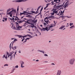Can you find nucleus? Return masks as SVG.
I'll list each match as a JSON object with an SVG mask.
<instances>
[{"label": "nucleus", "instance_id": "nucleus-1", "mask_svg": "<svg viewBox=\"0 0 75 75\" xmlns=\"http://www.w3.org/2000/svg\"><path fill=\"white\" fill-rule=\"evenodd\" d=\"M11 10L10 8H9L7 10L6 14L7 15H8V16L10 14V17H12V15H14V14H16V10H13L9 13H8V12Z\"/></svg>", "mask_w": 75, "mask_h": 75}, {"label": "nucleus", "instance_id": "nucleus-2", "mask_svg": "<svg viewBox=\"0 0 75 75\" xmlns=\"http://www.w3.org/2000/svg\"><path fill=\"white\" fill-rule=\"evenodd\" d=\"M60 4H59V3H57V4H55L53 6V7H54L56 9H58L59 8H61V7L63 6V5H59L58 6H56L57 5H59Z\"/></svg>", "mask_w": 75, "mask_h": 75}, {"label": "nucleus", "instance_id": "nucleus-3", "mask_svg": "<svg viewBox=\"0 0 75 75\" xmlns=\"http://www.w3.org/2000/svg\"><path fill=\"white\" fill-rule=\"evenodd\" d=\"M75 59L74 58H73L70 59L69 63L70 65H73L75 62Z\"/></svg>", "mask_w": 75, "mask_h": 75}, {"label": "nucleus", "instance_id": "nucleus-4", "mask_svg": "<svg viewBox=\"0 0 75 75\" xmlns=\"http://www.w3.org/2000/svg\"><path fill=\"white\" fill-rule=\"evenodd\" d=\"M28 0H16V1H12L13 2H14V1H15V2H16V3L18 2V3H20V2H22V1H27Z\"/></svg>", "mask_w": 75, "mask_h": 75}, {"label": "nucleus", "instance_id": "nucleus-5", "mask_svg": "<svg viewBox=\"0 0 75 75\" xmlns=\"http://www.w3.org/2000/svg\"><path fill=\"white\" fill-rule=\"evenodd\" d=\"M22 26L16 25V30H22Z\"/></svg>", "mask_w": 75, "mask_h": 75}, {"label": "nucleus", "instance_id": "nucleus-6", "mask_svg": "<svg viewBox=\"0 0 75 75\" xmlns=\"http://www.w3.org/2000/svg\"><path fill=\"white\" fill-rule=\"evenodd\" d=\"M57 9L56 8H55L54 7L52 9V11H53V12L54 13V14H57V13H58V11H56L57 10Z\"/></svg>", "mask_w": 75, "mask_h": 75}, {"label": "nucleus", "instance_id": "nucleus-7", "mask_svg": "<svg viewBox=\"0 0 75 75\" xmlns=\"http://www.w3.org/2000/svg\"><path fill=\"white\" fill-rule=\"evenodd\" d=\"M44 21L45 23H46V24H48V21L49 20H48V17H46L44 19Z\"/></svg>", "mask_w": 75, "mask_h": 75}, {"label": "nucleus", "instance_id": "nucleus-8", "mask_svg": "<svg viewBox=\"0 0 75 75\" xmlns=\"http://www.w3.org/2000/svg\"><path fill=\"white\" fill-rule=\"evenodd\" d=\"M65 1H67L65 4H66L68 6V5H69V4H71V3H72L70 2H69V1H68V0H66Z\"/></svg>", "mask_w": 75, "mask_h": 75}, {"label": "nucleus", "instance_id": "nucleus-9", "mask_svg": "<svg viewBox=\"0 0 75 75\" xmlns=\"http://www.w3.org/2000/svg\"><path fill=\"white\" fill-rule=\"evenodd\" d=\"M25 20H18V21H17V22H18L19 24H21V23H22L23 22V21H24Z\"/></svg>", "mask_w": 75, "mask_h": 75}, {"label": "nucleus", "instance_id": "nucleus-10", "mask_svg": "<svg viewBox=\"0 0 75 75\" xmlns=\"http://www.w3.org/2000/svg\"><path fill=\"white\" fill-rule=\"evenodd\" d=\"M13 53H14V52L11 53L9 54L8 56V58H9V57H10V58L11 60L12 59V54H13Z\"/></svg>", "mask_w": 75, "mask_h": 75}, {"label": "nucleus", "instance_id": "nucleus-11", "mask_svg": "<svg viewBox=\"0 0 75 75\" xmlns=\"http://www.w3.org/2000/svg\"><path fill=\"white\" fill-rule=\"evenodd\" d=\"M55 25H52L50 26L49 27H48V29L47 31L50 30H51L50 28H52V27H54Z\"/></svg>", "mask_w": 75, "mask_h": 75}, {"label": "nucleus", "instance_id": "nucleus-12", "mask_svg": "<svg viewBox=\"0 0 75 75\" xmlns=\"http://www.w3.org/2000/svg\"><path fill=\"white\" fill-rule=\"evenodd\" d=\"M61 74V70H58L57 75H60Z\"/></svg>", "mask_w": 75, "mask_h": 75}, {"label": "nucleus", "instance_id": "nucleus-13", "mask_svg": "<svg viewBox=\"0 0 75 75\" xmlns=\"http://www.w3.org/2000/svg\"><path fill=\"white\" fill-rule=\"evenodd\" d=\"M30 37V38H33V37L31 36V35H27L25 36H24L23 37Z\"/></svg>", "mask_w": 75, "mask_h": 75}, {"label": "nucleus", "instance_id": "nucleus-14", "mask_svg": "<svg viewBox=\"0 0 75 75\" xmlns=\"http://www.w3.org/2000/svg\"><path fill=\"white\" fill-rule=\"evenodd\" d=\"M26 13H27V12H25V11H24L23 13H20V14H19L20 16H22L23 14H26Z\"/></svg>", "mask_w": 75, "mask_h": 75}, {"label": "nucleus", "instance_id": "nucleus-15", "mask_svg": "<svg viewBox=\"0 0 75 75\" xmlns=\"http://www.w3.org/2000/svg\"><path fill=\"white\" fill-rule=\"evenodd\" d=\"M49 18H50L49 19L50 20H52V19H53V18H54V17L53 16H49Z\"/></svg>", "mask_w": 75, "mask_h": 75}, {"label": "nucleus", "instance_id": "nucleus-16", "mask_svg": "<svg viewBox=\"0 0 75 75\" xmlns=\"http://www.w3.org/2000/svg\"><path fill=\"white\" fill-rule=\"evenodd\" d=\"M52 5H54V4H57V3H59V2H56L54 3V1H52Z\"/></svg>", "mask_w": 75, "mask_h": 75}, {"label": "nucleus", "instance_id": "nucleus-17", "mask_svg": "<svg viewBox=\"0 0 75 75\" xmlns=\"http://www.w3.org/2000/svg\"><path fill=\"white\" fill-rule=\"evenodd\" d=\"M4 57L6 59H7V55H6H6L5 54L4 55V56L3 57V58H4Z\"/></svg>", "mask_w": 75, "mask_h": 75}, {"label": "nucleus", "instance_id": "nucleus-18", "mask_svg": "<svg viewBox=\"0 0 75 75\" xmlns=\"http://www.w3.org/2000/svg\"><path fill=\"white\" fill-rule=\"evenodd\" d=\"M65 25H62V26L59 28V29H61V30H62L64 27H65Z\"/></svg>", "mask_w": 75, "mask_h": 75}, {"label": "nucleus", "instance_id": "nucleus-19", "mask_svg": "<svg viewBox=\"0 0 75 75\" xmlns=\"http://www.w3.org/2000/svg\"><path fill=\"white\" fill-rule=\"evenodd\" d=\"M37 20H36L35 21L33 20L32 21V23H37Z\"/></svg>", "mask_w": 75, "mask_h": 75}, {"label": "nucleus", "instance_id": "nucleus-20", "mask_svg": "<svg viewBox=\"0 0 75 75\" xmlns=\"http://www.w3.org/2000/svg\"><path fill=\"white\" fill-rule=\"evenodd\" d=\"M31 27L32 28H33L34 27H35V26H34V23H32H32L31 24Z\"/></svg>", "mask_w": 75, "mask_h": 75}, {"label": "nucleus", "instance_id": "nucleus-21", "mask_svg": "<svg viewBox=\"0 0 75 75\" xmlns=\"http://www.w3.org/2000/svg\"><path fill=\"white\" fill-rule=\"evenodd\" d=\"M31 13H34V14H37L38 13V12L37 11H36V12H35L34 11H32L31 12Z\"/></svg>", "mask_w": 75, "mask_h": 75}, {"label": "nucleus", "instance_id": "nucleus-22", "mask_svg": "<svg viewBox=\"0 0 75 75\" xmlns=\"http://www.w3.org/2000/svg\"><path fill=\"white\" fill-rule=\"evenodd\" d=\"M16 18H15V21H16V20H20V19H19V18H18V17H17V16H16Z\"/></svg>", "mask_w": 75, "mask_h": 75}, {"label": "nucleus", "instance_id": "nucleus-23", "mask_svg": "<svg viewBox=\"0 0 75 75\" xmlns=\"http://www.w3.org/2000/svg\"><path fill=\"white\" fill-rule=\"evenodd\" d=\"M11 48L13 49V50H16V46H15L13 47L12 46Z\"/></svg>", "mask_w": 75, "mask_h": 75}, {"label": "nucleus", "instance_id": "nucleus-24", "mask_svg": "<svg viewBox=\"0 0 75 75\" xmlns=\"http://www.w3.org/2000/svg\"><path fill=\"white\" fill-rule=\"evenodd\" d=\"M64 6V8H65L66 7H68V5L65 4Z\"/></svg>", "mask_w": 75, "mask_h": 75}, {"label": "nucleus", "instance_id": "nucleus-25", "mask_svg": "<svg viewBox=\"0 0 75 75\" xmlns=\"http://www.w3.org/2000/svg\"><path fill=\"white\" fill-rule=\"evenodd\" d=\"M3 20H5V21H7V18H3Z\"/></svg>", "mask_w": 75, "mask_h": 75}, {"label": "nucleus", "instance_id": "nucleus-26", "mask_svg": "<svg viewBox=\"0 0 75 75\" xmlns=\"http://www.w3.org/2000/svg\"><path fill=\"white\" fill-rule=\"evenodd\" d=\"M41 31H45V28H43L42 29H41Z\"/></svg>", "mask_w": 75, "mask_h": 75}, {"label": "nucleus", "instance_id": "nucleus-27", "mask_svg": "<svg viewBox=\"0 0 75 75\" xmlns=\"http://www.w3.org/2000/svg\"><path fill=\"white\" fill-rule=\"evenodd\" d=\"M41 7V6H40L39 7H38V8L37 9V11L38 12V10H39V9H40V8Z\"/></svg>", "mask_w": 75, "mask_h": 75}, {"label": "nucleus", "instance_id": "nucleus-28", "mask_svg": "<svg viewBox=\"0 0 75 75\" xmlns=\"http://www.w3.org/2000/svg\"><path fill=\"white\" fill-rule=\"evenodd\" d=\"M74 27L75 26H74V25H73L70 28H74Z\"/></svg>", "mask_w": 75, "mask_h": 75}, {"label": "nucleus", "instance_id": "nucleus-29", "mask_svg": "<svg viewBox=\"0 0 75 75\" xmlns=\"http://www.w3.org/2000/svg\"><path fill=\"white\" fill-rule=\"evenodd\" d=\"M27 23H25L24 24V25H23V26L25 27V26H27Z\"/></svg>", "mask_w": 75, "mask_h": 75}, {"label": "nucleus", "instance_id": "nucleus-30", "mask_svg": "<svg viewBox=\"0 0 75 75\" xmlns=\"http://www.w3.org/2000/svg\"><path fill=\"white\" fill-rule=\"evenodd\" d=\"M21 65H23V64H24V62H23V61H21Z\"/></svg>", "mask_w": 75, "mask_h": 75}, {"label": "nucleus", "instance_id": "nucleus-31", "mask_svg": "<svg viewBox=\"0 0 75 75\" xmlns=\"http://www.w3.org/2000/svg\"><path fill=\"white\" fill-rule=\"evenodd\" d=\"M45 1L46 3H48L49 1V2H50V1H49V0H45Z\"/></svg>", "mask_w": 75, "mask_h": 75}, {"label": "nucleus", "instance_id": "nucleus-32", "mask_svg": "<svg viewBox=\"0 0 75 75\" xmlns=\"http://www.w3.org/2000/svg\"><path fill=\"white\" fill-rule=\"evenodd\" d=\"M22 37L23 38V39L22 40V42L23 41H24V40L25 39V38H24V37H24V36H22Z\"/></svg>", "mask_w": 75, "mask_h": 75}, {"label": "nucleus", "instance_id": "nucleus-33", "mask_svg": "<svg viewBox=\"0 0 75 75\" xmlns=\"http://www.w3.org/2000/svg\"><path fill=\"white\" fill-rule=\"evenodd\" d=\"M51 16H54V13L53 12H52L51 13Z\"/></svg>", "mask_w": 75, "mask_h": 75}, {"label": "nucleus", "instance_id": "nucleus-34", "mask_svg": "<svg viewBox=\"0 0 75 75\" xmlns=\"http://www.w3.org/2000/svg\"><path fill=\"white\" fill-rule=\"evenodd\" d=\"M49 5H50V4H46L47 6L45 7H46V8H47V7H48V6H49Z\"/></svg>", "mask_w": 75, "mask_h": 75}, {"label": "nucleus", "instance_id": "nucleus-35", "mask_svg": "<svg viewBox=\"0 0 75 75\" xmlns=\"http://www.w3.org/2000/svg\"><path fill=\"white\" fill-rule=\"evenodd\" d=\"M40 51V52H42V53L44 54V52L43 51H42L39 50V51Z\"/></svg>", "mask_w": 75, "mask_h": 75}, {"label": "nucleus", "instance_id": "nucleus-36", "mask_svg": "<svg viewBox=\"0 0 75 75\" xmlns=\"http://www.w3.org/2000/svg\"><path fill=\"white\" fill-rule=\"evenodd\" d=\"M45 28V30H47V31H48V27H46V28Z\"/></svg>", "mask_w": 75, "mask_h": 75}, {"label": "nucleus", "instance_id": "nucleus-37", "mask_svg": "<svg viewBox=\"0 0 75 75\" xmlns=\"http://www.w3.org/2000/svg\"><path fill=\"white\" fill-rule=\"evenodd\" d=\"M74 24L73 23H70L69 25L70 26H71V25H73Z\"/></svg>", "mask_w": 75, "mask_h": 75}, {"label": "nucleus", "instance_id": "nucleus-38", "mask_svg": "<svg viewBox=\"0 0 75 75\" xmlns=\"http://www.w3.org/2000/svg\"><path fill=\"white\" fill-rule=\"evenodd\" d=\"M60 15H62V16L63 15H62V11H60Z\"/></svg>", "mask_w": 75, "mask_h": 75}, {"label": "nucleus", "instance_id": "nucleus-39", "mask_svg": "<svg viewBox=\"0 0 75 75\" xmlns=\"http://www.w3.org/2000/svg\"><path fill=\"white\" fill-rule=\"evenodd\" d=\"M58 11V13L57 14H59V13H60L61 12V11Z\"/></svg>", "mask_w": 75, "mask_h": 75}, {"label": "nucleus", "instance_id": "nucleus-40", "mask_svg": "<svg viewBox=\"0 0 75 75\" xmlns=\"http://www.w3.org/2000/svg\"><path fill=\"white\" fill-rule=\"evenodd\" d=\"M14 68H18V66L17 65Z\"/></svg>", "mask_w": 75, "mask_h": 75}, {"label": "nucleus", "instance_id": "nucleus-41", "mask_svg": "<svg viewBox=\"0 0 75 75\" xmlns=\"http://www.w3.org/2000/svg\"><path fill=\"white\" fill-rule=\"evenodd\" d=\"M23 65H21V68H24V66H23Z\"/></svg>", "mask_w": 75, "mask_h": 75}, {"label": "nucleus", "instance_id": "nucleus-42", "mask_svg": "<svg viewBox=\"0 0 75 75\" xmlns=\"http://www.w3.org/2000/svg\"><path fill=\"white\" fill-rule=\"evenodd\" d=\"M19 14H18V12H16V16H18Z\"/></svg>", "mask_w": 75, "mask_h": 75}, {"label": "nucleus", "instance_id": "nucleus-43", "mask_svg": "<svg viewBox=\"0 0 75 75\" xmlns=\"http://www.w3.org/2000/svg\"><path fill=\"white\" fill-rule=\"evenodd\" d=\"M29 39H30V38H27L26 39H25V40H29Z\"/></svg>", "mask_w": 75, "mask_h": 75}, {"label": "nucleus", "instance_id": "nucleus-44", "mask_svg": "<svg viewBox=\"0 0 75 75\" xmlns=\"http://www.w3.org/2000/svg\"><path fill=\"white\" fill-rule=\"evenodd\" d=\"M58 1V0H54V2H57Z\"/></svg>", "mask_w": 75, "mask_h": 75}, {"label": "nucleus", "instance_id": "nucleus-45", "mask_svg": "<svg viewBox=\"0 0 75 75\" xmlns=\"http://www.w3.org/2000/svg\"><path fill=\"white\" fill-rule=\"evenodd\" d=\"M44 56H45V57H46V56L47 57H48V55L46 54H45L44 55Z\"/></svg>", "mask_w": 75, "mask_h": 75}, {"label": "nucleus", "instance_id": "nucleus-46", "mask_svg": "<svg viewBox=\"0 0 75 75\" xmlns=\"http://www.w3.org/2000/svg\"><path fill=\"white\" fill-rule=\"evenodd\" d=\"M21 37H23V36H21V35L18 36L19 38H21Z\"/></svg>", "mask_w": 75, "mask_h": 75}, {"label": "nucleus", "instance_id": "nucleus-47", "mask_svg": "<svg viewBox=\"0 0 75 75\" xmlns=\"http://www.w3.org/2000/svg\"><path fill=\"white\" fill-rule=\"evenodd\" d=\"M8 65L7 64H5L4 65V67H5V66H8Z\"/></svg>", "mask_w": 75, "mask_h": 75}, {"label": "nucleus", "instance_id": "nucleus-48", "mask_svg": "<svg viewBox=\"0 0 75 75\" xmlns=\"http://www.w3.org/2000/svg\"><path fill=\"white\" fill-rule=\"evenodd\" d=\"M46 23H44V26H46Z\"/></svg>", "mask_w": 75, "mask_h": 75}, {"label": "nucleus", "instance_id": "nucleus-49", "mask_svg": "<svg viewBox=\"0 0 75 75\" xmlns=\"http://www.w3.org/2000/svg\"><path fill=\"white\" fill-rule=\"evenodd\" d=\"M19 10V8H18V7L17 8V11H18Z\"/></svg>", "mask_w": 75, "mask_h": 75}, {"label": "nucleus", "instance_id": "nucleus-50", "mask_svg": "<svg viewBox=\"0 0 75 75\" xmlns=\"http://www.w3.org/2000/svg\"><path fill=\"white\" fill-rule=\"evenodd\" d=\"M14 41H17V39H15Z\"/></svg>", "mask_w": 75, "mask_h": 75}, {"label": "nucleus", "instance_id": "nucleus-51", "mask_svg": "<svg viewBox=\"0 0 75 75\" xmlns=\"http://www.w3.org/2000/svg\"><path fill=\"white\" fill-rule=\"evenodd\" d=\"M14 70H13H13H12V71H11V73H13V72H14Z\"/></svg>", "mask_w": 75, "mask_h": 75}, {"label": "nucleus", "instance_id": "nucleus-52", "mask_svg": "<svg viewBox=\"0 0 75 75\" xmlns=\"http://www.w3.org/2000/svg\"><path fill=\"white\" fill-rule=\"evenodd\" d=\"M42 9H43V8H41V10H40V11H42Z\"/></svg>", "mask_w": 75, "mask_h": 75}, {"label": "nucleus", "instance_id": "nucleus-53", "mask_svg": "<svg viewBox=\"0 0 75 75\" xmlns=\"http://www.w3.org/2000/svg\"><path fill=\"white\" fill-rule=\"evenodd\" d=\"M11 44H10V45L9 47H10V49H11Z\"/></svg>", "mask_w": 75, "mask_h": 75}, {"label": "nucleus", "instance_id": "nucleus-54", "mask_svg": "<svg viewBox=\"0 0 75 75\" xmlns=\"http://www.w3.org/2000/svg\"><path fill=\"white\" fill-rule=\"evenodd\" d=\"M6 54H7V55H8V54H9V53H8V52H6Z\"/></svg>", "mask_w": 75, "mask_h": 75}, {"label": "nucleus", "instance_id": "nucleus-55", "mask_svg": "<svg viewBox=\"0 0 75 75\" xmlns=\"http://www.w3.org/2000/svg\"><path fill=\"white\" fill-rule=\"evenodd\" d=\"M26 22L27 23H28V24L30 23L28 22V21H26Z\"/></svg>", "mask_w": 75, "mask_h": 75}, {"label": "nucleus", "instance_id": "nucleus-56", "mask_svg": "<svg viewBox=\"0 0 75 75\" xmlns=\"http://www.w3.org/2000/svg\"><path fill=\"white\" fill-rule=\"evenodd\" d=\"M12 20H14V18L13 17H12Z\"/></svg>", "mask_w": 75, "mask_h": 75}, {"label": "nucleus", "instance_id": "nucleus-57", "mask_svg": "<svg viewBox=\"0 0 75 75\" xmlns=\"http://www.w3.org/2000/svg\"><path fill=\"white\" fill-rule=\"evenodd\" d=\"M16 24L17 25H18V23H17V22H16Z\"/></svg>", "mask_w": 75, "mask_h": 75}, {"label": "nucleus", "instance_id": "nucleus-58", "mask_svg": "<svg viewBox=\"0 0 75 75\" xmlns=\"http://www.w3.org/2000/svg\"><path fill=\"white\" fill-rule=\"evenodd\" d=\"M36 61H37L38 62V61H39V60H36Z\"/></svg>", "mask_w": 75, "mask_h": 75}, {"label": "nucleus", "instance_id": "nucleus-59", "mask_svg": "<svg viewBox=\"0 0 75 75\" xmlns=\"http://www.w3.org/2000/svg\"><path fill=\"white\" fill-rule=\"evenodd\" d=\"M26 41H27V40H25V41L24 42V43Z\"/></svg>", "mask_w": 75, "mask_h": 75}, {"label": "nucleus", "instance_id": "nucleus-60", "mask_svg": "<svg viewBox=\"0 0 75 75\" xmlns=\"http://www.w3.org/2000/svg\"><path fill=\"white\" fill-rule=\"evenodd\" d=\"M52 64V65H55V64H54V63H52V64Z\"/></svg>", "mask_w": 75, "mask_h": 75}, {"label": "nucleus", "instance_id": "nucleus-61", "mask_svg": "<svg viewBox=\"0 0 75 75\" xmlns=\"http://www.w3.org/2000/svg\"><path fill=\"white\" fill-rule=\"evenodd\" d=\"M64 13V11H63V12H62V15H63V14Z\"/></svg>", "mask_w": 75, "mask_h": 75}, {"label": "nucleus", "instance_id": "nucleus-62", "mask_svg": "<svg viewBox=\"0 0 75 75\" xmlns=\"http://www.w3.org/2000/svg\"><path fill=\"white\" fill-rule=\"evenodd\" d=\"M18 52H19V53H21V52L20 51V50H19V51H18Z\"/></svg>", "mask_w": 75, "mask_h": 75}, {"label": "nucleus", "instance_id": "nucleus-63", "mask_svg": "<svg viewBox=\"0 0 75 75\" xmlns=\"http://www.w3.org/2000/svg\"><path fill=\"white\" fill-rule=\"evenodd\" d=\"M28 31H30V29H28Z\"/></svg>", "mask_w": 75, "mask_h": 75}, {"label": "nucleus", "instance_id": "nucleus-64", "mask_svg": "<svg viewBox=\"0 0 75 75\" xmlns=\"http://www.w3.org/2000/svg\"><path fill=\"white\" fill-rule=\"evenodd\" d=\"M65 28H64V29L62 30H65Z\"/></svg>", "mask_w": 75, "mask_h": 75}]
</instances>
